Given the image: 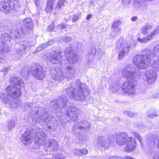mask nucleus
I'll use <instances>...</instances> for the list:
<instances>
[{"label":"nucleus","mask_w":159,"mask_h":159,"mask_svg":"<svg viewBox=\"0 0 159 159\" xmlns=\"http://www.w3.org/2000/svg\"><path fill=\"white\" fill-rule=\"evenodd\" d=\"M90 93V90L84 84L81 83L77 80L73 87H70L63 91V95L53 101L51 105L54 109H60L66 107L68 102L67 97L77 101H83Z\"/></svg>","instance_id":"nucleus-1"},{"label":"nucleus","mask_w":159,"mask_h":159,"mask_svg":"<svg viewBox=\"0 0 159 159\" xmlns=\"http://www.w3.org/2000/svg\"><path fill=\"white\" fill-rule=\"evenodd\" d=\"M66 60H62L61 52L59 51H56L52 53L49 57L50 61L53 64H59L62 66L64 64L69 62L70 64H74L78 60V57L73 52L72 48H67L64 52Z\"/></svg>","instance_id":"nucleus-2"},{"label":"nucleus","mask_w":159,"mask_h":159,"mask_svg":"<svg viewBox=\"0 0 159 159\" xmlns=\"http://www.w3.org/2000/svg\"><path fill=\"white\" fill-rule=\"evenodd\" d=\"M6 94L3 93L0 96L2 101L5 103L9 102L11 108H15L20 105V102H15L14 99L20 97L21 94L20 90L17 88L13 86H8L5 89Z\"/></svg>","instance_id":"nucleus-3"},{"label":"nucleus","mask_w":159,"mask_h":159,"mask_svg":"<svg viewBox=\"0 0 159 159\" xmlns=\"http://www.w3.org/2000/svg\"><path fill=\"white\" fill-rule=\"evenodd\" d=\"M65 64H64L61 66L58 71L54 70L53 74L52 75L53 80L59 81L64 78L71 79L74 76L75 71L74 67L70 66H66Z\"/></svg>","instance_id":"nucleus-4"},{"label":"nucleus","mask_w":159,"mask_h":159,"mask_svg":"<svg viewBox=\"0 0 159 159\" xmlns=\"http://www.w3.org/2000/svg\"><path fill=\"white\" fill-rule=\"evenodd\" d=\"M116 142L120 146L126 144L125 150L128 152L133 151L136 148L135 139L132 137H129L128 134L125 132L120 133L117 135Z\"/></svg>","instance_id":"nucleus-5"},{"label":"nucleus","mask_w":159,"mask_h":159,"mask_svg":"<svg viewBox=\"0 0 159 159\" xmlns=\"http://www.w3.org/2000/svg\"><path fill=\"white\" fill-rule=\"evenodd\" d=\"M3 28L5 32L2 33L0 38V54H2L9 52L11 49V40L12 28L10 26L5 25Z\"/></svg>","instance_id":"nucleus-6"},{"label":"nucleus","mask_w":159,"mask_h":159,"mask_svg":"<svg viewBox=\"0 0 159 159\" xmlns=\"http://www.w3.org/2000/svg\"><path fill=\"white\" fill-rule=\"evenodd\" d=\"M136 71V69L132 65H128L123 68L122 73L123 77L126 79L137 81L140 79V76Z\"/></svg>","instance_id":"nucleus-7"},{"label":"nucleus","mask_w":159,"mask_h":159,"mask_svg":"<svg viewBox=\"0 0 159 159\" xmlns=\"http://www.w3.org/2000/svg\"><path fill=\"white\" fill-rule=\"evenodd\" d=\"M18 4L19 2L16 0H8L7 3L5 2H0V10L6 12H10L11 7L13 10H16Z\"/></svg>","instance_id":"nucleus-8"},{"label":"nucleus","mask_w":159,"mask_h":159,"mask_svg":"<svg viewBox=\"0 0 159 159\" xmlns=\"http://www.w3.org/2000/svg\"><path fill=\"white\" fill-rule=\"evenodd\" d=\"M31 73L35 78L40 80H42L45 75L43 69L38 64H35L31 67Z\"/></svg>","instance_id":"nucleus-9"},{"label":"nucleus","mask_w":159,"mask_h":159,"mask_svg":"<svg viewBox=\"0 0 159 159\" xmlns=\"http://www.w3.org/2000/svg\"><path fill=\"white\" fill-rule=\"evenodd\" d=\"M122 90L125 93L131 95L135 92V86L132 82L126 81L122 85Z\"/></svg>","instance_id":"nucleus-10"},{"label":"nucleus","mask_w":159,"mask_h":159,"mask_svg":"<svg viewBox=\"0 0 159 159\" xmlns=\"http://www.w3.org/2000/svg\"><path fill=\"white\" fill-rule=\"evenodd\" d=\"M46 134L43 131H38L34 138V143L38 145H44L47 139Z\"/></svg>","instance_id":"nucleus-11"},{"label":"nucleus","mask_w":159,"mask_h":159,"mask_svg":"<svg viewBox=\"0 0 159 159\" xmlns=\"http://www.w3.org/2000/svg\"><path fill=\"white\" fill-rule=\"evenodd\" d=\"M44 114V111L42 110V108H39V109L36 112L35 116L37 119H39V122L43 121L45 125H47L49 122L52 120V117L50 116H47L44 119H43Z\"/></svg>","instance_id":"nucleus-12"},{"label":"nucleus","mask_w":159,"mask_h":159,"mask_svg":"<svg viewBox=\"0 0 159 159\" xmlns=\"http://www.w3.org/2000/svg\"><path fill=\"white\" fill-rule=\"evenodd\" d=\"M79 114V111L77 107L73 104L70 106V107L67 110L66 115L69 118L76 120Z\"/></svg>","instance_id":"nucleus-13"},{"label":"nucleus","mask_w":159,"mask_h":159,"mask_svg":"<svg viewBox=\"0 0 159 159\" xmlns=\"http://www.w3.org/2000/svg\"><path fill=\"white\" fill-rule=\"evenodd\" d=\"M147 81L149 84H153L156 79L157 74L156 71L152 69L147 70L145 73Z\"/></svg>","instance_id":"nucleus-14"},{"label":"nucleus","mask_w":159,"mask_h":159,"mask_svg":"<svg viewBox=\"0 0 159 159\" xmlns=\"http://www.w3.org/2000/svg\"><path fill=\"white\" fill-rule=\"evenodd\" d=\"M31 131L29 129H26L25 132L22 134L21 141L25 145L30 144L32 142V138L31 135Z\"/></svg>","instance_id":"nucleus-15"},{"label":"nucleus","mask_w":159,"mask_h":159,"mask_svg":"<svg viewBox=\"0 0 159 159\" xmlns=\"http://www.w3.org/2000/svg\"><path fill=\"white\" fill-rule=\"evenodd\" d=\"M11 84L15 87L17 88L20 89V88H18L17 86H19L20 88H22L24 86V83L23 82V80L20 78L15 77L11 78Z\"/></svg>","instance_id":"nucleus-16"},{"label":"nucleus","mask_w":159,"mask_h":159,"mask_svg":"<svg viewBox=\"0 0 159 159\" xmlns=\"http://www.w3.org/2000/svg\"><path fill=\"white\" fill-rule=\"evenodd\" d=\"M23 22L24 25L26 27V30H22L21 32L22 34H25L26 32H28V30L32 28L33 24L32 19L29 18L24 19L23 20Z\"/></svg>","instance_id":"nucleus-17"},{"label":"nucleus","mask_w":159,"mask_h":159,"mask_svg":"<svg viewBox=\"0 0 159 159\" xmlns=\"http://www.w3.org/2000/svg\"><path fill=\"white\" fill-rule=\"evenodd\" d=\"M131 45L129 43L125 44L122 48V50L119 54L120 59H122L129 52L131 49Z\"/></svg>","instance_id":"nucleus-18"},{"label":"nucleus","mask_w":159,"mask_h":159,"mask_svg":"<svg viewBox=\"0 0 159 159\" xmlns=\"http://www.w3.org/2000/svg\"><path fill=\"white\" fill-rule=\"evenodd\" d=\"M48 148L46 151H53L58 148V144L56 140L51 139L48 140Z\"/></svg>","instance_id":"nucleus-19"},{"label":"nucleus","mask_w":159,"mask_h":159,"mask_svg":"<svg viewBox=\"0 0 159 159\" xmlns=\"http://www.w3.org/2000/svg\"><path fill=\"white\" fill-rule=\"evenodd\" d=\"M30 45V43L29 42L24 41L23 42L22 44L20 45L19 48L17 49L16 51L21 56L24 53L25 50L28 48Z\"/></svg>","instance_id":"nucleus-20"},{"label":"nucleus","mask_w":159,"mask_h":159,"mask_svg":"<svg viewBox=\"0 0 159 159\" xmlns=\"http://www.w3.org/2000/svg\"><path fill=\"white\" fill-rule=\"evenodd\" d=\"M144 0H133L132 2L133 8L135 9H141L145 6Z\"/></svg>","instance_id":"nucleus-21"},{"label":"nucleus","mask_w":159,"mask_h":159,"mask_svg":"<svg viewBox=\"0 0 159 159\" xmlns=\"http://www.w3.org/2000/svg\"><path fill=\"white\" fill-rule=\"evenodd\" d=\"M98 142L99 144L98 146L99 145L104 149H107L109 146L110 143H108V140L107 141L106 139L104 136H100L98 138Z\"/></svg>","instance_id":"nucleus-22"},{"label":"nucleus","mask_w":159,"mask_h":159,"mask_svg":"<svg viewBox=\"0 0 159 159\" xmlns=\"http://www.w3.org/2000/svg\"><path fill=\"white\" fill-rule=\"evenodd\" d=\"M157 136L156 135H152L150 136L148 139L147 146L152 147L154 146L156 143V139H157Z\"/></svg>","instance_id":"nucleus-23"},{"label":"nucleus","mask_w":159,"mask_h":159,"mask_svg":"<svg viewBox=\"0 0 159 159\" xmlns=\"http://www.w3.org/2000/svg\"><path fill=\"white\" fill-rule=\"evenodd\" d=\"M90 124L87 121L84 120L81 121L78 124L77 128L81 129H88L90 128Z\"/></svg>","instance_id":"nucleus-24"},{"label":"nucleus","mask_w":159,"mask_h":159,"mask_svg":"<svg viewBox=\"0 0 159 159\" xmlns=\"http://www.w3.org/2000/svg\"><path fill=\"white\" fill-rule=\"evenodd\" d=\"M110 89L114 93L118 92L119 93H121L122 91V88L117 84L111 85L110 86Z\"/></svg>","instance_id":"nucleus-25"},{"label":"nucleus","mask_w":159,"mask_h":159,"mask_svg":"<svg viewBox=\"0 0 159 159\" xmlns=\"http://www.w3.org/2000/svg\"><path fill=\"white\" fill-rule=\"evenodd\" d=\"M152 26L151 25H145L141 28V31L143 35H146L148 32L150 31L152 28Z\"/></svg>","instance_id":"nucleus-26"},{"label":"nucleus","mask_w":159,"mask_h":159,"mask_svg":"<svg viewBox=\"0 0 159 159\" xmlns=\"http://www.w3.org/2000/svg\"><path fill=\"white\" fill-rule=\"evenodd\" d=\"M31 68H30L27 66H25L23 67L20 72V73L22 76H26L31 73Z\"/></svg>","instance_id":"nucleus-27"},{"label":"nucleus","mask_w":159,"mask_h":159,"mask_svg":"<svg viewBox=\"0 0 159 159\" xmlns=\"http://www.w3.org/2000/svg\"><path fill=\"white\" fill-rule=\"evenodd\" d=\"M92 53H88L86 56V60L87 61L88 63L89 64L92 61L93 58L94 57V55L96 52L95 49H92L91 50Z\"/></svg>","instance_id":"nucleus-28"},{"label":"nucleus","mask_w":159,"mask_h":159,"mask_svg":"<svg viewBox=\"0 0 159 159\" xmlns=\"http://www.w3.org/2000/svg\"><path fill=\"white\" fill-rule=\"evenodd\" d=\"M54 2V0H49L48 1L45 8V11L47 12H49L52 11Z\"/></svg>","instance_id":"nucleus-29"},{"label":"nucleus","mask_w":159,"mask_h":159,"mask_svg":"<svg viewBox=\"0 0 159 159\" xmlns=\"http://www.w3.org/2000/svg\"><path fill=\"white\" fill-rule=\"evenodd\" d=\"M148 117L151 119L154 118L155 117H157L158 113L157 112L153 110L149 111L147 112Z\"/></svg>","instance_id":"nucleus-30"},{"label":"nucleus","mask_w":159,"mask_h":159,"mask_svg":"<svg viewBox=\"0 0 159 159\" xmlns=\"http://www.w3.org/2000/svg\"><path fill=\"white\" fill-rule=\"evenodd\" d=\"M159 31V26L156 28L152 32H151L150 34H148L147 35L148 38H149L150 40H151L154 37L156 34L158 33Z\"/></svg>","instance_id":"nucleus-31"},{"label":"nucleus","mask_w":159,"mask_h":159,"mask_svg":"<svg viewBox=\"0 0 159 159\" xmlns=\"http://www.w3.org/2000/svg\"><path fill=\"white\" fill-rule=\"evenodd\" d=\"M124 40L123 39L120 38L117 42L116 44V49L118 50H120L124 46Z\"/></svg>","instance_id":"nucleus-32"},{"label":"nucleus","mask_w":159,"mask_h":159,"mask_svg":"<svg viewBox=\"0 0 159 159\" xmlns=\"http://www.w3.org/2000/svg\"><path fill=\"white\" fill-rule=\"evenodd\" d=\"M15 126V123L13 120L8 121L7 122V127L9 129H13Z\"/></svg>","instance_id":"nucleus-33"},{"label":"nucleus","mask_w":159,"mask_h":159,"mask_svg":"<svg viewBox=\"0 0 159 159\" xmlns=\"http://www.w3.org/2000/svg\"><path fill=\"white\" fill-rule=\"evenodd\" d=\"M131 134L132 135L136 137L140 143H142L143 139L142 137L138 133L132 132Z\"/></svg>","instance_id":"nucleus-34"},{"label":"nucleus","mask_w":159,"mask_h":159,"mask_svg":"<svg viewBox=\"0 0 159 159\" xmlns=\"http://www.w3.org/2000/svg\"><path fill=\"white\" fill-rule=\"evenodd\" d=\"M66 2V1L64 0H58L56 6L57 8H60L61 7L63 6L64 3Z\"/></svg>","instance_id":"nucleus-35"},{"label":"nucleus","mask_w":159,"mask_h":159,"mask_svg":"<svg viewBox=\"0 0 159 159\" xmlns=\"http://www.w3.org/2000/svg\"><path fill=\"white\" fill-rule=\"evenodd\" d=\"M138 40L142 43H145L149 40H150V39L148 37V35L142 39L138 38L137 39Z\"/></svg>","instance_id":"nucleus-36"},{"label":"nucleus","mask_w":159,"mask_h":159,"mask_svg":"<svg viewBox=\"0 0 159 159\" xmlns=\"http://www.w3.org/2000/svg\"><path fill=\"white\" fill-rule=\"evenodd\" d=\"M10 69V66H5L0 71V72L3 75H5L7 73Z\"/></svg>","instance_id":"nucleus-37"},{"label":"nucleus","mask_w":159,"mask_h":159,"mask_svg":"<svg viewBox=\"0 0 159 159\" xmlns=\"http://www.w3.org/2000/svg\"><path fill=\"white\" fill-rule=\"evenodd\" d=\"M121 23L120 20H116L112 24L111 28L112 29H116Z\"/></svg>","instance_id":"nucleus-38"},{"label":"nucleus","mask_w":159,"mask_h":159,"mask_svg":"<svg viewBox=\"0 0 159 159\" xmlns=\"http://www.w3.org/2000/svg\"><path fill=\"white\" fill-rule=\"evenodd\" d=\"M124 113L125 115H128V116L130 117H134L135 115V114L134 113L128 111H124Z\"/></svg>","instance_id":"nucleus-39"},{"label":"nucleus","mask_w":159,"mask_h":159,"mask_svg":"<svg viewBox=\"0 0 159 159\" xmlns=\"http://www.w3.org/2000/svg\"><path fill=\"white\" fill-rule=\"evenodd\" d=\"M62 39L64 43H68L72 40V38L70 37H62Z\"/></svg>","instance_id":"nucleus-40"},{"label":"nucleus","mask_w":159,"mask_h":159,"mask_svg":"<svg viewBox=\"0 0 159 159\" xmlns=\"http://www.w3.org/2000/svg\"><path fill=\"white\" fill-rule=\"evenodd\" d=\"M14 33L15 36L16 38H18L20 37V33L18 30H16L14 31Z\"/></svg>","instance_id":"nucleus-41"},{"label":"nucleus","mask_w":159,"mask_h":159,"mask_svg":"<svg viewBox=\"0 0 159 159\" xmlns=\"http://www.w3.org/2000/svg\"><path fill=\"white\" fill-rule=\"evenodd\" d=\"M54 27V24L52 23L47 28V30L48 31H52L53 30Z\"/></svg>","instance_id":"nucleus-42"},{"label":"nucleus","mask_w":159,"mask_h":159,"mask_svg":"<svg viewBox=\"0 0 159 159\" xmlns=\"http://www.w3.org/2000/svg\"><path fill=\"white\" fill-rule=\"evenodd\" d=\"M80 149H75L73 151L74 154L80 156Z\"/></svg>","instance_id":"nucleus-43"},{"label":"nucleus","mask_w":159,"mask_h":159,"mask_svg":"<svg viewBox=\"0 0 159 159\" xmlns=\"http://www.w3.org/2000/svg\"><path fill=\"white\" fill-rule=\"evenodd\" d=\"M80 155L82 154L83 155H86L88 153V150L85 148L80 149Z\"/></svg>","instance_id":"nucleus-44"},{"label":"nucleus","mask_w":159,"mask_h":159,"mask_svg":"<svg viewBox=\"0 0 159 159\" xmlns=\"http://www.w3.org/2000/svg\"><path fill=\"white\" fill-rule=\"evenodd\" d=\"M112 32L111 33V35L112 37L115 38L119 34L115 33V31L113 29H112Z\"/></svg>","instance_id":"nucleus-45"},{"label":"nucleus","mask_w":159,"mask_h":159,"mask_svg":"<svg viewBox=\"0 0 159 159\" xmlns=\"http://www.w3.org/2000/svg\"><path fill=\"white\" fill-rule=\"evenodd\" d=\"M134 159V158H133L132 157H129L127 156H125L124 158H122L121 157H116V159Z\"/></svg>","instance_id":"nucleus-46"},{"label":"nucleus","mask_w":159,"mask_h":159,"mask_svg":"<svg viewBox=\"0 0 159 159\" xmlns=\"http://www.w3.org/2000/svg\"><path fill=\"white\" fill-rule=\"evenodd\" d=\"M54 43V41L52 40H49L48 42L46 43L47 46L52 45Z\"/></svg>","instance_id":"nucleus-47"},{"label":"nucleus","mask_w":159,"mask_h":159,"mask_svg":"<svg viewBox=\"0 0 159 159\" xmlns=\"http://www.w3.org/2000/svg\"><path fill=\"white\" fill-rule=\"evenodd\" d=\"M58 28L61 29H63L66 27L65 25L62 23L61 24L58 25L57 26Z\"/></svg>","instance_id":"nucleus-48"},{"label":"nucleus","mask_w":159,"mask_h":159,"mask_svg":"<svg viewBox=\"0 0 159 159\" xmlns=\"http://www.w3.org/2000/svg\"><path fill=\"white\" fill-rule=\"evenodd\" d=\"M123 3L124 4H129L130 2V0H122Z\"/></svg>","instance_id":"nucleus-49"},{"label":"nucleus","mask_w":159,"mask_h":159,"mask_svg":"<svg viewBox=\"0 0 159 159\" xmlns=\"http://www.w3.org/2000/svg\"><path fill=\"white\" fill-rule=\"evenodd\" d=\"M78 16L76 15H74L72 18V21L75 22L78 20Z\"/></svg>","instance_id":"nucleus-50"},{"label":"nucleus","mask_w":159,"mask_h":159,"mask_svg":"<svg viewBox=\"0 0 159 159\" xmlns=\"http://www.w3.org/2000/svg\"><path fill=\"white\" fill-rule=\"evenodd\" d=\"M113 30L115 31V33L119 34L118 33L120 32L121 29L120 28H118L114 29Z\"/></svg>","instance_id":"nucleus-51"},{"label":"nucleus","mask_w":159,"mask_h":159,"mask_svg":"<svg viewBox=\"0 0 159 159\" xmlns=\"http://www.w3.org/2000/svg\"><path fill=\"white\" fill-rule=\"evenodd\" d=\"M152 97L153 98H158L159 97V92L158 93H157L155 94H153L152 96Z\"/></svg>","instance_id":"nucleus-52"},{"label":"nucleus","mask_w":159,"mask_h":159,"mask_svg":"<svg viewBox=\"0 0 159 159\" xmlns=\"http://www.w3.org/2000/svg\"><path fill=\"white\" fill-rule=\"evenodd\" d=\"M40 46L43 49L45 48L47 46L46 43H44L42 44Z\"/></svg>","instance_id":"nucleus-53"},{"label":"nucleus","mask_w":159,"mask_h":159,"mask_svg":"<svg viewBox=\"0 0 159 159\" xmlns=\"http://www.w3.org/2000/svg\"><path fill=\"white\" fill-rule=\"evenodd\" d=\"M43 49L41 47L39 46L38 48H37L36 49V51L37 52H39L42 50Z\"/></svg>","instance_id":"nucleus-54"},{"label":"nucleus","mask_w":159,"mask_h":159,"mask_svg":"<svg viewBox=\"0 0 159 159\" xmlns=\"http://www.w3.org/2000/svg\"><path fill=\"white\" fill-rule=\"evenodd\" d=\"M40 0H34V2L36 6H38V3H39Z\"/></svg>","instance_id":"nucleus-55"},{"label":"nucleus","mask_w":159,"mask_h":159,"mask_svg":"<svg viewBox=\"0 0 159 159\" xmlns=\"http://www.w3.org/2000/svg\"><path fill=\"white\" fill-rule=\"evenodd\" d=\"M137 19V16H134L132 17L131 19V20L133 21H135Z\"/></svg>","instance_id":"nucleus-56"},{"label":"nucleus","mask_w":159,"mask_h":159,"mask_svg":"<svg viewBox=\"0 0 159 159\" xmlns=\"http://www.w3.org/2000/svg\"><path fill=\"white\" fill-rule=\"evenodd\" d=\"M115 156H110L108 158V159H116Z\"/></svg>","instance_id":"nucleus-57"},{"label":"nucleus","mask_w":159,"mask_h":159,"mask_svg":"<svg viewBox=\"0 0 159 159\" xmlns=\"http://www.w3.org/2000/svg\"><path fill=\"white\" fill-rule=\"evenodd\" d=\"M91 16L92 15H89L87 16L86 19L87 20H89L91 18Z\"/></svg>","instance_id":"nucleus-58"},{"label":"nucleus","mask_w":159,"mask_h":159,"mask_svg":"<svg viewBox=\"0 0 159 159\" xmlns=\"http://www.w3.org/2000/svg\"><path fill=\"white\" fill-rule=\"evenodd\" d=\"M33 105V103L32 102L28 104V107H30Z\"/></svg>","instance_id":"nucleus-59"},{"label":"nucleus","mask_w":159,"mask_h":159,"mask_svg":"<svg viewBox=\"0 0 159 159\" xmlns=\"http://www.w3.org/2000/svg\"><path fill=\"white\" fill-rule=\"evenodd\" d=\"M157 147L158 149H159V138L158 139L157 143Z\"/></svg>","instance_id":"nucleus-60"},{"label":"nucleus","mask_w":159,"mask_h":159,"mask_svg":"<svg viewBox=\"0 0 159 159\" xmlns=\"http://www.w3.org/2000/svg\"><path fill=\"white\" fill-rule=\"evenodd\" d=\"M3 59H2L1 57H0V62H2Z\"/></svg>","instance_id":"nucleus-61"},{"label":"nucleus","mask_w":159,"mask_h":159,"mask_svg":"<svg viewBox=\"0 0 159 159\" xmlns=\"http://www.w3.org/2000/svg\"><path fill=\"white\" fill-rule=\"evenodd\" d=\"M153 153H154L153 152H149L148 153H149V154H152Z\"/></svg>","instance_id":"nucleus-62"},{"label":"nucleus","mask_w":159,"mask_h":159,"mask_svg":"<svg viewBox=\"0 0 159 159\" xmlns=\"http://www.w3.org/2000/svg\"><path fill=\"white\" fill-rule=\"evenodd\" d=\"M156 159H159V154L158 155V156L157 157Z\"/></svg>","instance_id":"nucleus-63"},{"label":"nucleus","mask_w":159,"mask_h":159,"mask_svg":"<svg viewBox=\"0 0 159 159\" xmlns=\"http://www.w3.org/2000/svg\"><path fill=\"white\" fill-rule=\"evenodd\" d=\"M153 159H155V157H153V158H152Z\"/></svg>","instance_id":"nucleus-64"}]
</instances>
